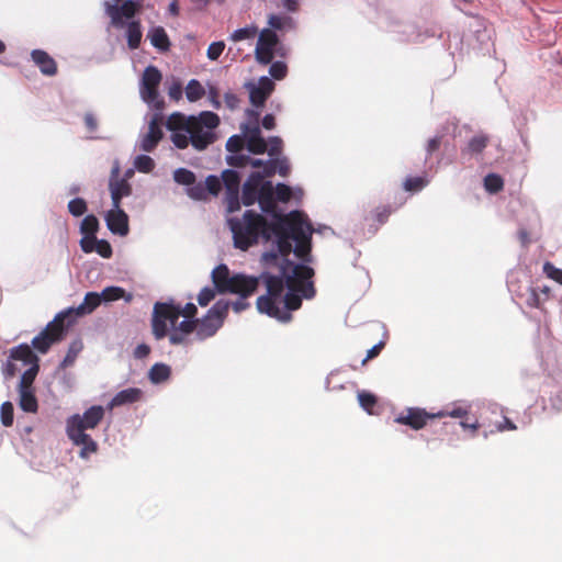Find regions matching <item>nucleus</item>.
Segmentation results:
<instances>
[{
    "instance_id": "4468645a",
    "label": "nucleus",
    "mask_w": 562,
    "mask_h": 562,
    "mask_svg": "<svg viewBox=\"0 0 562 562\" xmlns=\"http://www.w3.org/2000/svg\"><path fill=\"white\" fill-rule=\"evenodd\" d=\"M138 9V5L132 1L126 0L122 3L121 7L117 5H109L108 7V14L111 18V23L115 27H123L124 22L123 18L132 19L136 14Z\"/></svg>"
},
{
    "instance_id": "0eeeda50",
    "label": "nucleus",
    "mask_w": 562,
    "mask_h": 562,
    "mask_svg": "<svg viewBox=\"0 0 562 562\" xmlns=\"http://www.w3.org/2000/svg\"><path fill=\"white\" fill-rule=\"evenodd\" d=\"M162 80L160 70L155 66H147L143 72L139 92L142 99L148 104L160 108L164 102L158 100V88Z\"/></svg>"
},
{
    "instance_id": "423d86ee",
    "label": "nucleus",
    "mask_w": 562,
    "mask_h": 562,
    "mask_svg": "<svg viewBox=\"0 0 562 562\" xmlns=\"http://www.w3.org/2000/svg\"><path fill=\"white\" fill-rule=\"evenodd\" d=\"M195 122H198V127L194 128L193 135L190 137L191 144L196 150H203L214 143L215 134L212 130L218 126L220 117L214 112L204 111L195 117Z\"/></svg>"
},
{
    "instance_id": "9d476101",
    "label": "nucleus",
    "mask_w": 562,
    "mask_h": 562,
    "mask_svg": "<svg viewBox=\"0 0 562 562\" xmlns=\"http://www.w3.org/2000/svg\"><path fill=\"white\" fill-rule=\"evenodd\" d=\"M445 413L439 412L437 414H429L423 408L418 407H411L407 408L405 413L400 414L395 422L401 425L409 426L411 428L415 430H419L424 428L429 419L436 418V417H443Z\"/></svg>"
},
{
    "instance_id": "c756f323",
    "label": "nucleus",
    "mask_w": 562,
    "mask_h": 562,
    "mask_svg": "<svg viewBox=\"0 0 562 562\" xmlns=\"http://www.w3.org/2000/svg\"><path fill=\"white\" fill-rule=\"evenodd\" d=\"M223 184L226 192H239L240 177L237 171L227 169L222 173Z\"/></svg>"
},
{
    "instance_id": "f8f14e48",
    "label": "nucleus",
    "mask_w": 562,
    "mask_h": 562,
    "mask_svg": "<svg viewBox=\"0 0 562 562\" xmlns=\"http://www.w3.org/2000/svg\"><path fill=\"white\" fill-rule=\"evenodd\" d=\"M257 201L262 212L272 215L273 220H278V216H284L283 214H280L277 210V204L274 200V187L270 181L263 182V180H261Z\"/></svg>"
},
{
    "instance_id": "c9c22d12",
    "label": "nucleus",
    "mask_w": 562,
    "mask_h": 562,
    "mask_svg": "<svg viewBox=\"0 0 562 562\" xmlns=\"http://www.w3.org/2000/svg\"><path fill=\"white\" fill-rule=\"evenodd\" d=\"M458 427H461L463 429H472L473 431H475L479 428V425H477V423L468 424L465 422H460L459 424H457V423L445 422L440 426V431L446 435L454 434V432H457Z\"/></svg>"
},
{
    "instance_id": "a18cd8bd",
    "label": "nucleus",
    "mask_w": 562,
    "mask_h": 562,
    "mask_svg": "<svg viewBox=\"0 0 562 562\" xmlns=\"http://www.w3.org/2000/svg\"><path fill=\"white\" fill-rule=\"evenodd\" d=\"M1 423L5 427H10L13 424V405L11 402H4L1 405Z\"/></svg>"
},
{
    "instance_id": "052dcab7",
    "label": "nucleus",
    "mask_w": 562,
    "mask_h": 562,
    "mask_svg": "<svg viewBox=\"0 0 562 562\" xmlns=\"http://www.w3.org/2000/svg\"><path fill=\"white\" fill-rule=\"evenodd\" d=\"M97 238L95 235L93 236H86L83 235V238L80 240V247L83 252L89 254L94 251Z\"/></svg>"
},
{
    "instance_id": "ea45409f",
    "label": "nucleus",
    "mask_w": 562,
    "mask_h": 562,
    "mask_svg": "<svg viewBox=\"0 0 562 562\" xmlns=\"http://www.w3.org/2000/svg\"><path fill=\"white\" fill-rule=\"evenodd\" d=\"M134 166L139 172L148 173L155 168V161L147 155H139L135 158Z\"/></svg>"
},
{
    "instance_id": "a211bd4d",
    "label": "nucleus",
    "mask_w": 562,
    "mask_h": 562,
    "mask_svg": "<svg viewBox=\"0 0 562 562\" xmlns=\"http://www.w3.org/2000/svg\"><path fill=\"white\" fill-rule=\"evenodd\" d=\"M162 138V131L159 120L154 117L148 125V132L142 137L140 149L147 153L153 151L160 139Z\"/></svg>"
},
{
    "instance_id": "49530a36",
    "label": "nucleus",
    "mask_w": 562,
    "mask_h": 562,
    "mask_svg": "<svg viewBox=\"0 0 562 562\" xmlns=\"http://www.w3.org/2000/svg\"><path fill=\"white\" fill-rule=\"evenodd\" d=\"M216 292H217V290L215 286H214V289H212L210 286L203 288L198 295L199 305L200 306L209 305V303L214 300Z\"/></svg>"
},
{
    "instance_id": "4be33fe9",
    "label": "nucleus",
    "mask_w": 562,
    "mask_h": 562,
    "mask_svg": "<svg viewBox=\"0 0 562 562\" xmlns=\"http://www.w3.org/2000/svg\"><path fill=\"white\" fill-rule=\"evenodd\" d=\"M143 396V391L138 387H128L120 391L115 394V396L111 400L109 407H119L126 404H133L140 401Z\"/></svg>"
},
{
    "instance_id": "b1692460",
    "label": "nucleus",
    "mask_w": 562,
    "mask_h": 562,
    "mask_svg": "<svg viewBox=\"0 0 562 562\" xmlns=\"http://www.w3.org/2000/svg\"><path fill=\"white\" fill-rule=\"evenodd\" d=\"M102 302L101 294L97 292H88L83 299V302L77 308H70L67 312L68 316L75 312L76 315L82 316L92 313Z\"/></svg>"
},
{
    "instance_id": "393cba45",
    "label": "nucleus",
    "mask_w": 562,
    "mask_h": 562,
    "mask_svg": "<svg viewBox=\"0 0 562 562\" xmlns=\"http://www.w3.org/2000/svg\"><path fill=\"white\" fill-rule=\"evenodd\" d=\"M147 37L151 45L160 52H168L171 46L169 37L162 26H155L150 29Z\"/></svg>"
},
{
    "instance_id": "f257e3e1",
    "label": "nucleus",
    "mask_w": 562,
    "mask_h": 562,
    "mask_svg": "<svg viewBox=\"0 0 562 562\" xmlns=\"http://www.w3.org/2000/svg\"><path fill=\"white\" fill-rule=\"evenodd\" d=\"M227 224L233 233L234 246L244 251L257 245L260 238L269 241L272 236L276 237L277 250L261 256V279L266 294L257 299L256 305L260 313L289 323L291 312L302 306V299L311 300L316 294L312 281L313 268L289 259L293 251L299 259L310 261L311 223L299 211L268 222L261 214L248 210L241 217L228 218Z\"/></svg>"
},
{
    "instance_id": "680f3d73",
    "label": "nucleus",
    "mask_w": 562,
    "mask_h": 562,
    "mask_svg": "<svg viewBox=\"0 0 562 562\" xmlns=\"http://www.w3.org/2000/svg\"><path fill=\"white\" fill-rule=\"evenodd\" d=\"M249 160L250 157L246 155H238V153L227 158L228 165L233 167H245L249 162Z\"/></svg>"
},
{
    "instance_id": "0e129e2a",
    "label": "nucleus",
    "mask_w": 562,
    "mask_h": 562,
    "mask_svg": "<svg viewBox=\"0 0 562 562\" xmlns=\"http://www.w3.org/2000/svg\"><path fill=\"white\" fill-rule=\"evenodd\" d=\"M267 150L270 156H278L282 150V139L279 137H271L269 139V148Z\"/></svg>"
},
{
    "instance_id": "4c0bfd02",
    "label": "nucleus",
    "mask_w": 562,
    "mask_h": 562,
    "mask_svg": "<svg viewBox=\"0 0 562 562\" xmlns=\"http://www.w3.org/2000/svg\"><path fill=\"white\" fill-rule=\"evenodd\" d=\"M426 177H409L404 181V189L408 192H417L428 184Z\"/></svg>"
},
{
    "instance_id": "de8ad7c7",
    "label": "nucleus",
    "mask_w": 562,
    "mask_h": 562,
    "mask_svg": "<svg viewBox=\"0 0 562 562\" xmlns=\"http://www.w3.org/2000/svg\"><path fill=\"white\" fill-rule=\"evenodd\" d=\"M292 196V190L289 186L284 183H278L274 188V200L280 202H288Z\"/></svg>"
},
{
    "instance_id": "e433bc0d",
    "label": "nucleus",
    "mask_w": 562,
    "mask_h": 562,
    "mask_svg": "<svg viewBox=\"0 0 562 562\" xmlns=\"http://www.w3.org/2000/svg\"><path fill=\"white\" fill-rule=\"evenodd\" d=\"M485 189L491 193L499 192L504 187V181L501 176L490 173L484 178Z\"/></svg>"
},
{
    "instance_id": "bb28decb",
    "label": "nucleus",
    "mask_w": 562,
    "mask_h": 562,
    "mask_svg": "<svg viewBox=\"0 0 562 562\" xmlns=\"http://www.w3.org/2000/svg\"><path fill=\"white\" fill-rule=\"evenodd\" d=\"M142 27L139 21H132L126 26L127 45L131 49L139 47L142 42Z\"/></svg>"
},
{
    "instance_id": "8fccbe9b",
    "label": "nucleus",
    "mask_w": 562,
    "mask_h": 562,
    "mask_svg": "<svg viewBox=\"0 0 562 562\" xmlns=\"http://www.w3.org/2000/svg\"><path fill=\"white\" fill-rule=\"evenodd\" d=\"M543 272L546 276L559 284H562V270L557 268L553 263L547 261L543 265Z\"/></svg>"
},
{
    "instance_id": "5fc2aeb1",
    "label": "nucleus",
    "mask_w": 562,
    "mask_h": 562,
    "mask_svg": "<svg viewBox=\"0 0 562 562\" xmlns=\"http://www.w3.org/2000/svg\"><path fill=\"white\" fill-rule=\"evenodd\" d=\"M226 205L229 213L236 212L240 207L239 192H226Z\"/></svg>"
},
{
    "instance_id": "3c124183",
    "label": "nucleus",
    "mask_w": 562,
    "mask_h": 562,
    "mask_svg": "<svg viewBox=\"0 0 562 562\" xmlns=\"http://www.w3.org/2000/svg\"><path fill=\"white\" fill-rule=\"evenodd\" d=\"M286 65L283 61H274L269 68V74L272 78L281 80L286 76Z\"/></svg>"
},
{
    "instance_id": "e2e57ef3",
    "label": "nucleus",
    "mask_w": 562,
    "mask_h": 562,
    "mask_svg": "<svg viewBox=\"0 0 562 562\" xmlns=\"http://www.w3.org/2000/svg\"><path fill=\"white\" fill-rule=\"evenodd\" d=\"M527 305L530 307L539 308L541 306V300L538 289L530 288L529 289V295L527 297Z\"/></svg>"
},
{
    "instance_id": "72a5a7b5",
    "label": "nucleus",
    "mask_w": 562,
    "mask_h": 562,
    "mask_svg": "<svg viewBox=\"0 0 562 562\" xmlns=\"http://www.w3.org/2000/svg\"><path fill=\"white\" fill-rule=\"evenodd\" d=\"M99 229L98 218L90 214L87 215L80 224V233L86 236H93Z\"/></svg>"
},
{
    "instance_id": "13d9d810",
    "label": "nucleus",
    "mask_w": 562,
    "mask_h": 562,
    "mask_svg": "<svg viewBox=\"0 0 562 562\" xmlns=\"http://www.w3.org/2000/svg\"><path fill=\"white\" fill-rule=\"evenodd\" d=\"M169 337V342L173 346L178 345H187L189 342L188 336L176 330L175 328L167 335Z\"/></svg>"
},
{
    "instance_id": "cd10ccee",
    "label": "nucleus",
    "mask_w": 562,
    "mask_h": 562,
    "mask_svg": "<svg viewBox=\"0 0 562 562\" xmlns=\"http://www.w3.org/2000/svg\"><path fill=\"white\" fill-rule=\"evenodd\" d=\"M171 369L165 363H155L148 373V378L153 383H162L169 379Z\"/></svg>"
},
{
    "instance_id": "9b49d317",
    "label": "nucleus",
    "mask_w": 562,
    "mask_h": 562,
    "mask_svg": "<svg viewBox=\"0 0 562 562\" xmlns=\"http://www.w3.org/2000/svg\"><path fill=\"white\" fill-rule=\"evenodd\" d=\"M109 189L111 192L112 206L114 207L121 206L122 199L132 194V186L127 181V178H119L117 166L111 171Z\"/></svg>"
},
{
    "instance_id": "ddd939ff",
    "label": "nucleus",
    "mask_w": 562,
    "mask_h": 562,
    "mask_svg": "<svg viewBox=\"0 0 562 562\" xmlns=\"http://www.w3.org/2000/svg\"><path fill=\"white\" fill-rule=\"evenodd\" d=\"M108 228L116 235L126 236L128 234V216L119 207H112L105 216Z\"/></svg>"
},
{
    "instance_id": "603ef678",
    "label": "nucleus",
    "mask_w": 562,
    "mask_h": 562,
    "mask_svg": "<svg viewBox=\"0 0 562 562\" xmlns=\"http://www.w3.org/2000/svg\"><path fill=\"white\" fill-rule=\"evenodd\" d=\"M244 137L239 135H233L226 142V149L231 153L237 154L244 148Z\"/></svg>"
},
{
    "instance_id": "2f4dec72",
    "label": "nucleus",
    "mask_w": 562,
    "mask_h": 562,
    "mask_svg": "<svg viewBox=\"0 0 562 562\" xmlns=\"http://www.w3.org/2000/svg\"><path fill=\"white\" fill-rule=\"evenodd\" d=\"M205 93L203 86L196 80L191 79L186 87V95L190 102L200 100Z\"/></svg>"
},
{
    "instance_id": "69168bd1",
    "label": "nucleus",
    "mask_w": 562,
    "mask_h": 562,
    "mask_svg": "<svg viewBox=\"0 0 562 562\" xmlns=\"http://www.w3.org/2000/svg\"><path fill=\"white\" fill-rule=\"evenodd\" d=\"M441 143H442L441 135L430 138L426 145L427 156H431L434 153H436L440 148Z\"/></svg>"
},
{
    "instance_id": "39448f33",
    "label": "nucleus",
    "mask_w": 562,
    "mask_h": 562,
    "mask_svg": "<svg viewBox=\"0 0 562 562\" xmlns=\"http://www.w3.org/2000/svg\"><path fill=\"white\" fill-rule=\"evenodd\" d=\"M69 312H61L57 314L46 327L32 339V346L41 353H46L49 348L64 339L66 333L65 321Z\"/></svg>"
},
{
    "instance_id": "79ce46f5",
    "label": "nucleus",
    "mask_w": 562,
    "mask_h": 562,
    "mask_svg": "<svg viewBox=\"0 0 562 562\" xmlns=\"http://www.w3.org/2000/svg\"><path fill=\"white\" fill-rule=\"evenodd\" d=\"M87 209V202L82 198L72 199L68 203L69 213L76 217L83 215Z\"/></svg>"
},
{
    "instance_id": "6e6d98bb",
    "label": "nucleus",
    "mask_w": 562,
    "mask_h": 562,
    "mask_svg": "<svg viewBox=\"0 0 562 562\" xmlns=\"http://www.w3.org/2000/svg\"><path fill=\"white\" fill-rule=\"evenodd\" d=\"M94 251L103 258H110L112 256V247L105 239H97Z\"/></svg>"
},
{
    "instance_id": "c85d7f7f",
    "label": "nucleus",
    "mask_w": 562,
    "mask_h": 562,
    "mask_svg": "<svg viewBox=\"0 0 562 562\" xmlns=\"http://www.w3.org/2000/svg\"><path fill=\"white\" fill-rule=\"evenodd\" d=\"M102 301L111 302L120 299H124L126 302H131L133 300V295L131 293L125 292L123 288L120 286H108L101 293Z\"/></svg>"
},
{
    "instance_id": "f03ea898",
    "label": "nucleus",
    "mask_w": 562,
    "mask_h": 562,
    "mask_svg": "<svg viewBox=\"0 0 562 562\" xmlns=\"http://www.w3.org/2000/svg\"><path fill=\"white\" fill-rule=\"evenodd\" d=\"M212 282L220 294L232 293L239 295V299L232 304V307L236 313H240L249 307L246 299L257 291L259 283H262V279L261 274L259 277L243 273L231 276L228 267L222 263L212 271Z\"/></svg>"
},
{
    "instance_id": "f704fd0d",
    "label": "nucleus",
    "mask_w": 562,
    "mask_h": 562,
    "mask_svg": "<svg viewBox=\"0 0 562 562\" xmlns=\"http://www.w3.org/2000/svg\"><path fill=\"white\" fill-rule=\"evenodd\" d=\"M358 400H359L360 406L364 411H367L369 414L373 413V408L378 403V398L374 394L367 392V391H361L358 393Z\"/></svg>"
},
{
    "instance_id": "f3484780",
    "label": "nucleus",
    "mask_w": 562,
    "mask_h": 562,
    "mask_svg": "<svg viewBox=\"0 0 562 562\" xmlns=\"http://www.w3.org/2000/svg\"><path fill=\"white\" fill-rule=\"evenodd\" d=\"M263 179L260 172H252L243 187L241 201L244 205H252L258 200L261 180Z\"/></svg>"
},
{
    "instance_id": "09e8293b",
    "label": "nucleus",
    "mask_w": 562,
    "mask_h": 562,
    "mask_svg": "<svg viewBox=\"0 0 562 562\" xmlns=\"http://www.w3.org/2000/svg\"><path fill=\"white\" fill-rule=\"evenodd\" d=\"M171 140L175 144V146L179 149L187 148L191 143L190 135L183 131L173 132V134L171 135Z\"/></svg>"
},
{
    "instance_id": "473e14b6",
    "label": "nucleus",
    "mask_w": 562,
    "mask_h": 562,
    "mask_svg": "<svg viewBox=\"0 0 562 562\" xmlns=\"http://www.w3.org/2000/svg\"><path fill=\"white\" fill-rule=\"evenodd\" d=\"M488 138L485 135H475L473 136L463 153L468 151L470 154H481L485 147L487 146Z\"/></svg>"
},
{
    "instance_id": "412c9836",
    "label": "nucleus",
    "mask_w": 562,
    "mask_h": 562,
    "mask_svg": "<svg viewBox=\"0 0 562 562\" xmlns=\"http://www.w3.org/2000/svg\"><path fill=\"white\" fill-rule=\"evenodd\" d=\"M247 149L255 154H265L268 149L267 142L262 138L259 126H254L245 132Z\"/></svg>"
},
{
    "instance_id": "58836bf2",
    "label": "nucleus",
    "mask_w": 562,
    "mask_h": 562,
    "mask_svg": "<svg viewBox=\"0 0 562 562\" xmlns=\"http://www.w3.org/2000/svg\"><path fill=\"white\" fill-rule=\"evenodd\" d=\"M173 179L179 184L192 186L195 182V175L186 168H179L173 173Z\"/></svg>"
},
{
    "instance_id": "c03bdc74",
    "label": "nucleus",
    "mask_w": 562,
    "mask_h": 562,
    "mask_svg": "<svg viewBox=\"0 0 562 562\" xmlns=\"http://www.w3.org/2000/svg\"><path fill=\"white\" fill-rule=\"evenodd\" d=\"M203 184L206 189L207 195L209 194L217 195L222 189V182H221L220 178L216 176H213V175L207 176L205 179V182Z\"/></svg>"
},
{
    "instance_id": "bf43d9fd",
    "label": "nucleus",
    "mask_w": 562,
    "mask_h": 562,
    "mask_svg": "<svg viewBox=\"0 0 562 562\" xmlns=\"http://www.w3.org/2000/svg\"><path fill=\"white\" fill-rule=\"evenodd\" d=\"M392 213V209L387 205L379 206L373 213V217L380 224H383Z\"/></svg>"
},
{
    "instance_id": "6ab92c4d",
    "label": "nucleus",
    "mask_w": 562,
    "mask_h": 562,
    "mask_svg": "<svg viewBox=\"0 0 562 562\" xmlns=\"http://www.w3.org/2000/svg\"><path fill=\"white\" fill-rule=\"evenodd\" d=\"M273 88L274 83L271 79L268 77H261L258 86L252 87L250 90V102L257 108L263 106Z\"/></svg>"
},
{
    "instance_id": "aec40b11",
    "label": "nucleus",
    "mask_w": 562,
    "mask_h": 562,
    "mask_svg": "<svg viewBox=\"0 0 562 562\" xmlns=\"http://www.w3.org/2000/svg\"><path fill=\"white\" fill-rule=\"evenodd\" d=\"M31 57L44 76H55L57 74V64L47 52L34 49L31 53Z\"/></svg>"
},
{
    "instance_id": "37998d69",
    "label": "nucleus",
    "mask_w": 562,
    "mask_h": 562,
    "mask_svg": "<svg viewBox=\"0 0 562 562\" xmlns=\"http://www.w3.org/2000/svg\"><path fill=\"white\" fill-rule=\"evenodd\" d=\"M188 195L196 201L206 200L209 196L202 182H194L192 186H190L188 189Z\"/></svg>"
},
{
    "instance_id": "774afa93",
    "label": "nucleus",
    "mask_w": 562,
    "mask_h": 562,
    "mask_svg": "<svg viewBox=\"0 0 562 562\" xmlns=\"http://www.w3.org/2000/svg\"><path fill=\"white\" fill-rule=\"evenodd\" d=\"M168 95L175 101H179L182 98V85L177 81L173 82L168 90Z\"/></svg>"
},
{
    "instance_id": "5701e85b",
    "label": "nucleus",
    "mask_w": 562,
    "mask_h": 562,
    "mask_svg": "<svg viewBox=\"0 0 562 562\" xmlns=\"http://www.w3.org/2000/svg\"><path fill=\"white\" fill-rule=\"evenodd\" d=\"M9 358L10 360L22 361L25 364H30V367L34 363H40L38 357L32 351L27 344H21L10 349Z\"/></svg>"
},
{
    "instance_id": "2eb2a0df",
    "label": "nucleus",
    "mask_w": 562,
    "mask_h": 562,
    "mask_svg": "<svg viewBox=\"0 0 562 562\" xmlns=\"http://www.w3.org/2000/svg\"><path fill=\"white\" fill-rule=\"evenodd\" d=\"M66 430L69 439L76 446H81V458H88L91 453L97 452V442L86 431L81 430L78 426L75 429L67 428Z\"/></svg>"
},
{
    "instance_id": "864d4df0",
    "label": "nucleus",
    "mask_w": 562,
    "mask_h": 562,
    "mask_svg": "<svg viewBox=\"0 0 562 562\" xmlns=\"http://www.w3.org/2000/svg\"><path fill=\"white\" fill-rule=\"evenodd\" d=\"M225 49V43L222 41L213 42L207 47V58L211 60H217L218 57L222 55V53Z\"/></svg>"
},
{
    "instance_id": "a19ab883",
    "label": "nucleus",
    "mask_w": 562,
    "mask_h": 562,
    "mask_svg": "<svg viewBox=\"0 0 562 562\" xmlns=\"http://www.w3.org/2000/svg\"><path fill=\"white\" fill-rule=\"evenodd\" d=\"M257 31H258L257 27L254 25L238 29L232 33L231 40L233 42H240L244 40H249V38H252L256 36Z\"/></svg>"
},
{
    "instance_id": "1a4fd4ad",
    "label": "nucleus",
    "mask_w": 562,
    "mask_h": 562,
    "mask_svg": "<svg viewBox=\"0 0 562 562\" xmlns=\"http://www.w3.org/2000/svg\"><path fill=\"white\" fill-rule=\"evenodd\" d=\"M104 417V409L100 405H93L88 408L83 415H72L67 420V428L75 429L77 426L86 431L87 429H94Z\"/></svg>"
},
{
    "instance_id": "4d7b16f0",
    "label": "nucleus",
    "mask_w": 562,
    "mask_h": 562,
    "mask_svg": "<svg viewBox=\"0 0 562 562\" xmlns=\"http://www.w3.org/2000/svg\"><path fill=\"white\" fill-rule=\"evenodd\" d=\"M175 329L188 336L193 331L196 333V322L195 319H184Z\"/></svg>"
},
{
    "instance_id": "7c9ffc66",
    "label": "nucleus",
    "mask_w": 562,
    "mask_h": 562,
    "mask_svg": "<svg viewBox=\"0 0 562 562\" xmlns=\"http://www.w3.org/2000/svg\"><path fill=\"white\" fill-rule=\"evenodd\" d=\"M40 371V363H34L25 370L19 383V390H34L33 383Z\"/></svg>"
},
{
    "instance_id": "338daca9",
    "label": "nucleus",
    "mask_w": 562,
    "mask_h": 562,
    "mask_svg": "<svg viewBox=\"0 0 562 562\" xmlns=\"http://www.w3.org/2000/svg\"><path fill=\"white\" fill-rule=\"evenodd\" d=\"M180 312L187 319H195L198 308L193 303H187L183 307L180 305Z\"/></svg>"
},
{
    "instance_id": "20e7f679",
    "label": "nucleus",
    "mask_w": 562,
    "mask_h": 562,
    "mask_svg": "<svg viewBox=\"0 0 562 562\" xmlns=\"http://www.w3.org/2000/svg\"><path fill=\"white\" fill-rule=\"evenodd\" d=\"M231 307V303L225 300L217 301L202 317L196 322V338L205 340L213 337L223 326Z\"/></svg>"
},
{
    "instance_id": "a878e982",
    "label": "nucleus",
    "mask_w": 562,
    "mask_h": 562,
    "mask_svg": "<svg viewBox=\"0 0 562 562\" xmlns=\"http://www.w3.org/2000/svg\"><path fill=\"white\" fill-rule=\"evenodd\" d=\"M19 406L26 413H36L38 408L34 390H19Z\"/></svg>"
},
{
    "instance_id": "7ed1b4c3",
    "label": "nucleus",
    "mask_w": 562,
    "mask_h": 562,
    "mask_svg": "<svg viewBox=\"0 0 562 562\" xmlns=\"http://www.w3.org/2000/svg\"><path fill=\"white\" fill-rule=\"evenodd\" d=\"M181 316L180 304L173 302H156L151 315V331L155 339L165 338L168 333V323L172 329L177 327V322Z\"/></svg>"
},
{
    "instance_id": "dca6fc26",
    "label": "nucleus",
    "mask_w": 562,
    "mask_h": 562,
    "mask_svg": "<svg viewBox=\"0 0 562 562\" xmlns=\"http://www.w3.org/2000/svg\"><path fill=\"white\" fill-rule=\"evenodd\" d=\"M198 127L195 116H186L182 113H172L167 120V128L172 132L183 131L192 137L194 128Z\"/></svg>"
},
{
    "instance_id": "6e6552de",
    "label": "nucleus",
    "mask_w": 562,
    "mask_h": 562,
    "mask_svg": "<svg viewBox=\"0 0 562 562\" xmlns=\"http://www.w3.org/2000/svg\"><path fill=\"white\" fill-rule=\"evenodd\" d=\"M279 43V37L271 29H263L260 34L256 46V59L262 65L271 64L273 59L274 47Z\"/></svg>"
}]
</instances>
